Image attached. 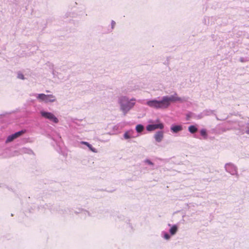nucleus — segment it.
I'll return each instance as SVG.
<instances>
[{"label": "nucleus", "instance_id": "nucleus-1", "mask_svg": "<svg viewBox=\"0 0 249 249\" xmlns=\"http://www.w3.org/2000/svg\"><path fill=\"white\" fill-rule=\"evenodd\" d=\"M185 100L180 97L177 96V94L175 93L171 96H164L160 100L156 99H149L145 102L144 100H139L138 102L142 104L146 105L150 107L156 109H164L168 108L171 102L179 101L183 102Z\"/></svg>", "mask_w": 249, "mask_h": 249}, {"label": "nucleus", "instance_id": "nucleus-2", "mask_svg": "<svg viewBox=\"0 0 249 249\" xmlns=\"http://www.w3.org/2000/svg\"><path fill=\"white\" fill-rule=\"evenodd\" d=\"M117 102L120 110L125 116L134 107L136 99L134 97L129 98L126 95H120L118 97Z\"/></svg>", "mask_w": 249, "mask_h": 249}, {"label": "nucleus", "instance_id": "nucleus-3", "mask_svg": "<svg viewBox=\"0 0 249 249\" xmlns=\"http://www.w3.org/2000/svg\"><path fill=\"white\" fill-rule=\"evenodd\" d=\"M32 95L35 96L39 102H43L46 104L53 103L56 101L55 96L53 94L35 93Z\"/></svg>", "mask_w": 249, "mask_h": 249}, {"label": "nucleus", "instance_id": "nucleus-4", "mask_svg": "<svg viewBox=\"0 0 249 249\" xmlns=\"http://www.w3.org/2000/svg\"><path fill=\"white\" fill-rule=\"evenodd\" d=\"M225 170L231 175L235 176L238 178L239 174L238 173V169L236 165L230 162L225 164Z\"/></svg>", "mask_w": 249, "mask_h": 249}, {"label": "nucleus", "instance_id": "nucleus-5", "mask_svg": "<svg viewBox=\"0 0 249 249\" xmlns=\"http://www.w3.org/2000/svg\"><path fill=\"white\" fill-rule=\"evenodd\" d=\"M40 113L43 118L49 120L51 122L57 124L59 122L58 118L52 112L41 110Z\"/></svg>", "mask_w": 249, "mask_h": 249}, {"label": "nucleus", "instance_id": "nucleus-6", "mask_svg": "<svg viewBox=\"0 0 249 249\" xmlns=\"http://www.w3.org/2000/svg\"><path fill=\"white\" fill-rule=\"evenodd\" d=\"M237 130L239 135L246 134L249 135V122H239Z\"/></svg>", "mask_w": 249, "mask_h": 249}, {"label": "nucleus", "instance_id": "nucleus-7", "mask_svg": "<svg viewBox=\"0 0 249 249\" xmlns=\"http://www.w3.org/2000/svg\"><path fill=\"white\" fill-rule=\"evenodd\" d=\"M24 132H25V131L22 130L21 131H19L18 132L15 133L14 134H13L12 135L8 136L5 141V142L6 143H7L12 142L15 139L18 138V137L20 136L23 134H24Z\"/></svg>", "mask_w": 249, "mask_h": 249}, {"label": "nucleus", "instance_id": "nucleus-8", "mask_svg": "<svg viewBox=\"0 0 249 249\" xmlns=\"http://www.w3.org/2000/svg\"><path fill=\"white\" fill-rule=\"evenodd\" d=\"M164 127V125L162 123L158 124H148L146 126V130L148 131H152L157 129H162Z\"/></svg>", "mask_w": 249, "mask_h": 249}, {"label": "nucleus", "instance_id": "nucleus-9", "mask_svg": "<svg viewBox=\"0 0 249 249\" xmlns=\"http://www.w3.org/2000/svg\"><path fill=\"white\" fill-rule=\"evenodd\" d=\"M156 142H160L163 138V131H157L154 136Z\"/></svg>", "mask_w": 249, "mask_h": 249}, {"label": "nucleus", "instance_id": "nucleus-10", "mask_svg": "<svg viewBox=\"0 0 249 249\" xmlns=\"http://www.w3.org/2000/svg\"><path fill=\"white\" fill-rule=\"evenodd\" d=\"M170 129L173 133H176L182 130V126L181 125L172 124Z\"/></svg>", "mask_w": 249, "mask_h": 249}, {"label": "nucleus", "instance_id": "nucleus-11", "mask_svg": "<svg viewBox=\"0 0 249 249\" xmlns=\"http://www.w3.org/2000/svg\"><path fill=\"white\" fill-rule=\"evenodd\" d=\"M168 226L171 227L169 230L170 234L171 235H175L178 231V226L176 225H172L170 224H169Z\"/></svg>", "mask_w": 249, "mask_h": 249}, {"label": "nucleus", "instance_id": "nucleus-12", "mask_svg": "<svg viewBox=\"0 0 249 249\" xmlns=\"http://www.w3.org/2000/svg\"><path fill=\"white\" fill-rule=\"evenodd\" d=\"M80 143L82 144L86 145L89 148V149L90 151H91L92 152H93L94 153L97 152V150L95 148L93 147L90 144H89V142H87L82 141L80 142Z\"/></svg>", "mask_w": 249, "mask_h": 249}, {"label": "nucleus", "instance_id": "nucleus-13", "mask_svg": "<svg viewBox=\"0 0 249 249\" xmlns=\"http://www.w3.org/2000/svg\"><path fill=\"white\" fill-rule=\"evenodd\" d=\"M133 133V130H129L125 132L124 134V138L125 139H128L131 138H133L134 137L132 136V134Z\"/></svg>", "mask_w": 249, "mask_h": 249}, {"label": "nucleus", "instance_id": "nucleus-14", "mask_svg": "<svg viewBox=\"0 0 249 249\" xmlns=\"http://www.w3.org/2000/svg\"><path fill=\"white\" fill-rule=\"evenodd\" d=\"M188 130L191 133L194 134L197 131V128L195 125H190L188 127Z\"/></svg>", "mask_w": 249, "mask_h": 249}, {"label": "nucleus", "instance_id": "nucleus-15", "mask_svg": "<svg viewBox=\"0 0 249 249\" xmlns=\"http://www.w3.org/2000/svg\"><path fill=\"white\" fill-rule=\"evenodd\" d=\"M144 129V127L142 124H138L136 127V130L137 132L141 133L142 132Z\"/></svg>", "mask_w": 249, "mask_h": 249}, {"label": "nucleus", "instance_id": "nucleus-16", "mask_svg": "<svg viewBox=\"0 0 249 249\" xmlns=\"http://www.w3.org/2000/svg\"><path fill=\"white\" fill-rule=\"evenodd\" d=\"M200 133L201 135L203 137L204 139H207V134L206 129H202L200 131Z\"/></svg>", "mask_w": 249, "mask_h": 249}, {"label": "nucleus", "instance_id": "nucleus-17", "mask_svg": "<svg viewBox=\"0 0 249 249\" xmlns=\"http://www.w3.org/2000/svg\"><path fill=\"white\" fill-rule=\"evenodd\" d=\"M161 235L166 240H169L170 238V235L165 231H162Z\"/></svg>", "mask_w": 249, "mask_h": 249}, {"label": "nucleus", "instance_id": "nucleus-18", "mask_svg": "<svg viewBox=\"0 0 249 249\" xmlns=\"http://www.w3.org/2000/svg\"><path fill=\"white\" fill-rule=\"evenodd\" d=\"M22 152L27 154H31L33 153V151L31 149L27 148H22Z\"/></svg>", "mask_w": 249, "mask_h": 249}, {"label": "nucleus", "instance_id": "nucleus-19", "mask_svg": "<svg viewBox=\"0 0 249 249\" xmlns=\"http://www.w3.org/2000/svg\"><path fill=\"white\" fill-rule=\"evenodd\" d=\"M214 111L212 110H207L204 111L205 115H209L213 113Z\"/></svg>", "mask_w": 249, "mask_h": 249}, {"label": "nucleus", "instance_id": "nucleus-20", "mask_svg": "<svg viewBox=\"0 0 249 249\" xmlns=\"http://www.w3.org/2000/svg\"><path fill=\"white\" fill-rule=\"evenodd\" d=\"M17 77L18 79H22V80H24L25 79L24 75L20 72H18V73Z\"/></svg>", "mask_w": 249, "mask_h": 249}, {"label": "nucleus", "instance_id": "nucleus-21", "mask_svg": "<svg viewBox=\"0 0 249 249\" xmlns=\"http://www.w3.org/2000/svg\"><path fill=\"white\" fill-rule=\"evenodd\" d=\"M144 162L146 164H148L150 165H153L154 164L153 163L149 160L146 159L144 160Z\"/></svg>", "mask_w": 249, "mask_h": 249}, {"label": "nucleus", "instance_id": "nucleus-22", "mask_svg": "<svg viewBox=\"0 0 249 249\" xmlns=\"http://www.w3.org/2000/svg\"><path fill=\"white\" fill-rule=\"evenodd\" d=\"M116 23L114 20H112L111 22V29H113L115 26Z\"/></svg>", "mask_w": 249, "mask_h": 249}, {"label": "nucleus", "instance_id": "nucleus-23", "mask_svg": "<svg viewBox=\"0 0 249 249\" xmlns=\"http://www.w3.org/2000/svg\"><path fill=\"white\" fill-rule=\"evenodd\" d=\"M117 126H115L114 127V129H115L116 127H117Z\"/></svg>", "mask_w": 249, "mask_h": 249}, {"label": "nucleus", "instance_id": "nucleus-24", "mask_svg": "<svg viewBox=\"0 0 249 249\" xmlns=\"http://www.w3.org/2000/svg\"><path fill=\"white\" fill-rule=\"evenodd\" d=\"M47 92H49L50 91L49 90H46Z\"/></svg>", "mask_w": 249, "mask_h": 249}]
</instances>
